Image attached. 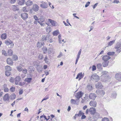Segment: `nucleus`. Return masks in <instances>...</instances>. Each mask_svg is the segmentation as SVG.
Returning <instances> with one entry per match:
<instances>
[{"instance_id":"41","label":"nucleus","mask_w":121,"mask_h":121,"mask_svg":"<svg viewBox=\"0 0 121 121\" xmlns=\"http://www.w3.org/2000/svg\"><path fill=\"white\" fill-rule=\"evenodd\" d=\"M12 58L13 60H17L18 59V57L16 55H14L13 56Z\"/></svg>"},{"instance_id":"17","label":"nucleus","mask_w":121,"mask_h":121,"mask_svg":"<svg viewBox=\"0 0 121 121\" xmlns=\"http://www.w3.org/2000/svg\"><path fill=\"white\" fill-rule=\"evenodd\" d=\"M95 87L97 88H101L103 87L101 83L100 82H98L96 84Z\"/></svg>"},{"instance_id":"20","label":"nucleus","mask_w":121,"mask_h":121,"mask_svg":"<svg viewBox=\"0 0 121 121\" xmlns=\"http://www.w3.org/2000/svg\"><path fill=\"white\" fill-rule=\"evenodd\" d=\"M7 64L10 65H13V62L12 60L10 58H9L7 59Z\"/></svg>"},{"instance_id":"21","label":"nucleus","mask_w":121,"mask_h":121,"mask_svg":"<svg viewBox=\"0 0 121 121\" xmlns=\"http://www.w3.org/2000/svg\"><path fill=\"white\" fill-rule=\"evenodd\" d=\"M97 103L96 102L94 101H91L89 103L90 105L92 106L95 107L96 106Z\"/></svg>"},{"instance_id":"50","label":"nucleus","mask_w":121,"mask_h":121,"mask_svg":"<svg viewBox=\"0 0 121 121\" xmlns=\"http://www.w3.org/2000/svg\"><path fill=\"white\" fill-rule=\"evenodd\" d=\"M2 53L3 55H4L5 56L7 55V54L5 50H3L2 51Z\"/></svg>"},{"instance_id":"10","label":"nucleus","mask_w":121,"mask_h":121,"mask_svg":"<svg viewBox=\"0 0 121 121\" xmlns=\"http://www.w3.org/2000/svg\"><path fill=\"white\" fill-rule=\"evenodd\" d=\"M82 51V50L81 49H80L79 51V52L78 53L77 57V58L76 60V62L75 63V64L76 65L77 63V62L78 61V60H79V59L80 57V56L81 55V52Z\"/></svg>"},{"instance_id":"4","label":"nucleus","mask_w":121,"mask_h":121,"mask_svg":"<svg viewBox=\"0 0 121 121\" xmlns=\"http://www.w3.org/2000/svg\"><path fill=\"white\" fill-rule=\"evenodd\" d=\"M50 39V36L49 35H43L41 37V41H46L48 42Z\"/></svg>"},{"instance_id":"42","label":"nucleus","mask_w":121,"mask_h":121,"mask_svg":"<svg viewBox=\"0 0 121 121\" xmlns=\"http://www.w3.org/2000/svg\"><path fill=\"white\" fill-rule=\"evenodd\" d=\"M45 19L44 17L43 16H41L39 19L41 22H43L44 21Z\"/></svg>"},{"instance_id":"32","label":"nucleus","mask_w":121,"mask_h":121,"mask_svg":"<svg viewBox=\"0 0 121 121\" xmlns=\"http://www.w3.org/2000/svg\"><path fill=\"white\" fill-rule=\"evenodd\" d=\"M8 55L9 56H12L13 54V51L11 49H9L8 50Z\"/></svg>"},{"instance_id":"28","label":"nucleus","mask_w":121,"mask_h":121,"mask_svg":"<svg viewBox=\"0 0 121 121\" xmlns=\"http://www.w3.org/2000/svg\"><path fill=\"white\" fill-rule=\"evenodd\" d=\"M96 92H98L100 94L102 95H104L105 94L104 92L101 90H97L96 91Z\"/></svg>"},{"instance_id":"44","label":"nucleus","mask_w":121,"mask_h":121,"mask_svg":"<svg viewBox=\"0 0 121 121\" xmlns=\"http://www.w3.org/2000/svg\"><path fill=\"white\" fill-rule=\"evenodd\" d=\"M115 53V52H108L107 54L108 55H114Z\"/></svg>"},{"instance_id":"25","label":"nucleus","mask_w":121,"mask_h":121,"mask_svg":"<svg viewBox=\"0 0 121 121\" xmlns=\"http://www.w3.org/2000/svg\"><path fill=\"white\" fill-rule=\"evenodd\" d=\"M17 2L18 4L22 5L24 4L25 1L24 0H17Z\"/></svg>"},{"instance_id":"51","label":"nucleus","mask_w":121,"mask_h":121,"mask_svg":"<svg viewBox=\"0 0 121 121\" xmlns=\"http://www.w3.org/2000/svg\"><path fill=\"white\" fill-rule=\"evenodd\" d=\"M102 121H109V119L106 117H104L102 119Z\"/></svg>"},{"instance_id":"15","label":"nucleus","mask_w":121,"mask_h":121,"mask_svg":"<svg viewBox=\"0 0 121 121\" xmlns=\"http://www.w3.org/2000/svg\"><path fill=\"white\" fill-rule=\"evenodd\" d=\"M96 97V95L94 93H91L89 95V98L91 99H94Z\"/></svg>"},{"instance_id":"52","label":"nucleus","mask_w":121,"mask_h":121,"mask_svg":"<svg viewBox=\"0 0 121 121\" xmlns=\"http://www.w3.org/2000/svg\"><path fill=\"white\" fill-rule=\"evenodd\" d=\"M53 49L52 48H49L48 49V52L49 53H51L52 51H53Z\"/></svg>"},{"instance_id":"57","label":"nucleus","mask_w":121,"mask_h":121,"mask_svg":"<svg viewBox=\"0 0 121 121\" xmlns=\"http://www.w3.org/2000/svg\"><path fill=\"white\" fill-rule=\"evenodd\" d=\"M22 10L24 12H27V10L26 7H23L22 9Z\"/></svg>"},{"instance_id":"31","label":"nucleus","mask_w":121,"mask_h":121,"mask_svg":"<svg viewBox=\"0 0 121 121\" xmlns=\"http://www.w3.org/2000/svg\"><path fill=\"white\" fill-rule=\"evenodd\" d=\"M87 89L89 91H90L92 89V87L90 84H88L87 86Z\"/></svg>"},{"instance_id":"47","label":"nucleus","mask_w":121,"mask_h":121,"mask_svg":"<svg viewBox=\"0 0 121 121\" xmlns=\"http://www.w3.org/2000/svg\"><path fill=\"white\" fill-rule=\"evenodd\" d=\"M46 30L47 32L48 33L50 32L51 31L50 27H47L46 28Z\"/></svg>"},{"instance_id":"48","label":"nucleus","mask_w":121,"mask_h":121,"mask_svg":"<svg viewBox=\"0 0 121 121\" xmlns=\"http://www.w3.org/2000/svg\"><path fill=\"white\" fill-rule=\"evenodd\" d=\"M43 55L42 54H40L39 55V58L40 60L42 59L43 57Z\"/></svg>"},{"instance_id":"37","label":"nucleus","mask_w":121,"mask_h":121,"mask_svg":"<svg viewBox=\"0 0 121 121\" xmlns=\"http://www.w3.org/2000/svg\"><path fill=\"white\" fill-rule=\"evenodd\" d=\"M12 8L13 10L14 11H18L19 10L17 7L15 5L13 6Z\"/></svg>"},{"instance_id":"24","label":"nucleus","mask_w":121,"mask_h":121,"mask_svg":"<svg viewBox=\"0 0 121 121\" xmlns=\"http://www.w3.org/2000/svg\"><path fill=\"white\" fill-rule=\"evenodd\" d=\"M26 5L28 6H31L33 4L32 1H31L30 0H28L25 3Z\"/></svg>"},{"instance_id":"33","label":"nucleus","mask_w":121,"mask_h":121,"mask_svg":"<svg viewBox=\"0 0 121 121\" xmlns=\"http://www.w3.org/2000/svg\"><path fill=\"white\" fill-rule=\"evenodd\" d=\"M59 33V30H57L53 32V34L54 36H57Z\"/></svg>"},{"instance_id":"46","label":"nucleus","mask_w":121,"mask_h":121,"mask_svg":"<svg viewBox=\"0 0 121 121\" xmlns=\"http://www.w3.org/2000/svg\"><path fill=\"white\" fill-rule=\"evenodd\" d=\"M22 72L24 73V74H26L27 72V70L26 69L24 68L22 70Z\"/></svg>"},{"instance_id":"8","label":"nucleus","mask_w":121,"mask_h":121,"mask_svg":"<svg viewBox=\"0 0 121 121\" xmlns=\"http://www.w3.org/2000/svg\"><path fill=\"white\" fill-rule=\"evenodd\" d=\"M32 9L35 11H37L39 10V7L37 4H35L33 5Z\"/></svg>"},{"instance_id":"35","label":"nucleus","mask_w":121,"mask_h":121,"mask_svg":"<svg viewBox=\"0 0 121 121\" xmlns=\"http://www.w3.org/2000/svg\"><path fill=\"white\" fill-rule=\"evenodd\" d=\"M32 79V78H27L25 79V81L27 82L28 83H30L31 82Z\"/></svg>"},{"instance_id":"60","label":"nucleus","mask_w":121,"mask_h":121,"mask_svg":"<svg viewBox=\"0 0 121 121\" xmlns=\"http://www.w3.org/2000/svg\"><path fill=\"white\" fill-rule=\"evenodd\" d=\"M25 84V83L24 82H20L19 84L18 85H19L20 86H22L24 85Z\"/></svg>"},{"instance_id":"18","label":"nucleus","mask_w":121,"mask_h":121,"mask_svg":"<svg viewBox=\"0 0 121 121\" xmlns=\"http://www.w3.org/2000/svg\"><path fill=\"white\" fill-rule=\"evenodd\" d=\"M48 21L51 23L52 26H56L57 25V23L55 21L50 19H49Z\"/></svg>"},{"instance_id":"36","label":"nucleus","mask_w":121,"mask_h":121,"mask_svg":"<svg viewBox=\"0 0 121 121\" xmlns=\"http://www.w3.org/2000/svg\"><path fill=\"white\" fill-rule=\"evenodd\" d=\"M11 99L12 100L14 99L16 97V95L14 94H12L10 96Z\"/></svg>"},{"instance_id":"38","label":"nucleus","mask_w":121,"mask_h":121,"mask_svg":"<svg viewBox=\"0 0 121 121\" xmlns=\"http://www.w3.org/2000/svg\"><path fill=\"white\" fill-rule=\"evenodd\" d=\"M84 114V113L82 111H80L77 114V116L80 117Z\"/></svg>"},{"instance_id":"40","label":"nucleus","mask_w":121,"mask_h":121,"mask_svg":"<svg viewBox=\"0 0 121 121\" xmlns=\"http://www.w3.org/2000/svg\"><path fill=\"white\" fill-rule=\"evenodd\" d=\"M42 50L44 53H46L47 51V48L45 47H43L42 48Z\"/></svg>"},{"instance_id":"30","label":"nucleus","mask_w":121,"mask_h":121,"mask_svg":"<svg viewBox=\"0 0 121 121\" xmlns=\"http://www.w3.org/2000/svg\"><path fill=\"white\" fill-rule=\"evenodd\" d=\"M44 61H45L47 64H49L50 63L48 61V56H45V57L44 58Z\"/></svg>"},{"instance_id":"34","label":"nucleus","mask_w":121,"mask_h":121,"mask_svg":"<svg viewBox=\"0 0 121 121\" xmlns=\"http://www.w3.org/2000/svg\"><path fill=\"white\" fill-rule=\"evenodd\" d=\"M115 42V40H114L110 41L108 43V46L107 47L112 45Z\"/></svg>"},{"instance_id":"12","label":"nucleus","mask_w":121,"mask_h":121,"mask_svg":"<svg viewBox=\"0 0 121 121\" xmlns=\"http://www.w3.org/2000/svg\"><path fill=\"white\" fill-rule=\"evenodd\" d=\"M83 77L82 72L78 73L77 75L76 79H77L79 78L78 80L79 81Z\"/></svg>"},{"instance_id":"22","label":"nucleus","mask_w":121,"mask_h":121,"mask_svg":"<svg viewBox=\"0 0 121 121\" xmlns=\"http://www.w3.org/2000/svg\"><path fill=\"white\" fill-rule=\"evenodd\" d=\"M44 42H38L37 44V47L38 48H40L42 45H44Z\"/></svg>"},{"instance_id":"27","label":"nucleus","mask_w":121,"mask_h":121,"mask_svg":"<svg viewBox=\"0 0 121 121\" xmlns=\"http://www.w3.org/2000/svg\"><path fill=\"white\" fill-rule=\"evenodd\" d=\"M6 71H9L11 70V68L10 66L8 65L5 67Z\"/></svg>"},{"instance_id":"16","label":"nucleus","mask_w":121,"mask_h":121,"mask_svg":"<svg viewBox=\"0 0 121 121\" xmlns=\"http://www.w3.org/2000/svg\"><path fill=\"white\" fill-rule=\"evenodd\" d=\"M108 72L105 71H103L101 73V77H103V78L104 76H107V75H108Z\"/></svg>"},{"instance_id":"13","label":"nucleus","mask_w":121,"mask_h":121,"mask_svg":"<svg viewBox=\"0 0 121 121\" xmlns=\"http://www.w3.org/2000/svg\"><path fill=\"white\" fill-rule=\"evenodd\" d=\"M89 112L91 114H94L96 112V109L94 108H91L89 109Z\"/></svg>"},{"instance_id":"62","label":"nucleus","mask_w":121,"mask_h":121,"mask_svg":"<svg viewBox=\"0 0 121 121\" xmlns=\"http://www.w3.org/2000/svg\"><path fill=\"white\" fill-rule=\"evenodd\" d=\"M10 45L9 47L10 48H12L14 46V44L13 43V42H12V43L10 44Z\"/></svg>"},{"instance_id":"58","label":"nucleus","mask_w":121,"mask_h":121,"mask_svg":"<svg viewBox=\"0 0 121 121\" xmlns=\"http://www.w3.org/2000/svg\"><path fill=\"white\" fill-rule=\"evenodd\" d=\"M33 17L35 20L38 21L39 19L38 17L35 15H34Z\"/></svg>"},{"instance_id":"64","label":"nucleus","mask_w":121,"mask_h":121,"mask_svg":"<svg viewBox=\"0 0 121 121\" xmlns=\"http://www.w3.org/2000/svg\"><path fill=\"white\" fill-rule=\"evenodd\" d=\"M16 0H10V2L12 4L14 3L16 1Z\"/></svg>"},{"instance_id":"5","label":"nucleus","mask_w":121,"mask_h":121,"mask_svg":"<svg viewBox=\"0 0 121 121\" xmlns=\"http://www.w3.org/2000/svg\"><path fill=\"white\" fill-rule=\"evenodd\" d=\"M40 2L41 4H40V6L43 9H46L48 7V5L45 2L42 1Z\"/></svg>"},{"instance_id":"19","label":"nucleus","mask_w":121,"mask_h":121,"mask_svg":"<svg viewBox=\"0 0 121 121\" xmlns=\"http://www.w3.org/2000/svg\"><path fill=\"white\" fill-rule=\"evenodd\" d=\"M111 58V57L107 55H105L103 57V60L104 61H108L109 59Z\"/></svg>"},{"instance_id":"29","label":"nucleus","mask_w":121,"mask_h":121,"mask_svg":"<svg viewBox=\"0 0 121 121\" xmlns=\"http://www.w3.org/2000/svg\"><path fill=\"white\" fill-rule=\"evenodd\" d=\"M108 61H104L103 62L102 64L103 66L105 67L107 66L108 65Z\"/></svg>"},{"instance_id":"9","label":"nucleus","mask_w":121,"mask_h":121,"mask_svg":"<svg viewBox=\"0 0 121 121\" xmlns=\"http://www.w3.org/2000/svg\"><path fill=\"white\" fill-rule=\"evenodd\" d=\"M21 17L23 20H25L28 18V14L26 13H22L21 14Z\"/></svg>"},{"instance_id":"61","label":"nucleus","mask_w":121,"mask_h":121,"mask_svg":"<svg viewBox=\"0 0 121 121\" xmlns=\"http://www.w3.org/2000/svg\"><path fill=\"white\" fill-rule=\"evenodd\" d=\"M90 4V2H87L85 5V7H87Z\"/></svg>"},{"instance_id":"53","label":"nucleus","mask_w":121,"mask_h":121,"mask_svg":"<svg viewBox=\"0 0 121 121\" xmlns=\"http://www.w3.org/2000/svg\"><path fill=\"white\" fill-rule=\"evenodd\" d=\"M58 40L59 42L60 43H61L62 42L61 41H60V39H61V35H59L58 36Z\"/></svg>"},{"instance_id":"14","label":"nucleus","mask_w":121,"mask_h":121,"mask_svg":"<svg viewBox=\"0 0 121 121\" xmlns=\"http://www.w3.org/2000/svg\"><path fill=\"white\" fill-rule=\"evenodd\" d=\"M9 96L8 94H6L3 96V99L4 101H8L9 100Z\"/></svg>"},{"instance_id":"43","label":"nucleus","mask_w":121,"mask_h":121,"mask_svg":"<svg viewBox=\"0 0 121 121\" xmlns=\"http://www.w3.org/2000/svg\"><path fill=\"white\" fill-rule=\"evenodd\" d=\"M117 94L116 92H114L113 93L112 95V97L113 98H116L117 96Z\"/></svg>"},{"instance_id":"2","label":"nucleus","mask_w":121,"mask_h":121,"mask_svg":"<svg viewBox=\"0 0 121 121\" xmlns=\"http://www.w3.org/2000/svg\"><path fill=\"white\" fill-rule=\"evenodd\" d=\"M91 79L92 81H97L99 80V77L96 74H95L92 75Z\"/></svg>"},{"instance_id":"45","label":"nucleus","mask_w":121,"mask_h":121,"mask_svg":"<svg viewBox=\"0 0 121 121\" xmlns=\"http://www.w3.org/2000/svg\"><path fill=\"white\" fill-rule=\"evenodd\" d=\"M15 87H12L10 89V91L11 92H14L15 90Z\"/></svg>"},{"instance_id":"11","label":"nucleus","mask_w":121,"mask_h":121,"mask_svg":"<svg viewBox=\"0 0 121 121\" xmlns=\"http://www.w3.org/2000/svg\"><path fill=\"white\" fill-rule=\"evenodd\" d=\"M116 79L120 81H121V74L120 73H117L115 76Z\"/></svg>"},{"instance_id":"63","label":"nucleus","mask_w":121,"mask_h":121,"mask_svg":"<svg viewBox=\"0 0 121 121\" xmlns=\"http://www.w3.org/2000/svg\"><path fill=\"white\" fill-rule=\"evenodd\" d=\"M45 73L46 74V76H47L49 74V73L48 70H46L44 71Z\"/></svg>"},{"instance_id":"7","label":"nucleus","mask_w":121,"mask_h":121,"mask_svg":"<svg viewBox=\"0 0 121 121\" xmlns=\"http://www.w3.org/2000/svg\"><path fill=\"white\" fill-rule=\"evenodd\" d=\"M21 79V78L19 76H17L14 79L15 84L17 85H18Z\"/></svg>"},{"instance_id":"6","label":"nucleus","mask_w":121,"mask_h":121,"mask_svg":"<svg viewBox=\"0 0 121 121\" xmlns=\"http://www.w3.org/2000/svg\"><path fill=\"white\" fill-rule=\"evenodd\" d=\"M83 93L81 91H80L75 94V97L78 99H79L82 96Z\"/></svg>"},{"instance_id":"55","label":"nucleus","mask_w":121,"mask_h":121,"mask_svg":"<svg viewBox=\"0 0 121 121\" xmlns=\"http://www.w3.org/2000/svg\"><path fill=\"white\" fill-rule=\"evenodd\" d=\"M113 3L117 4L119 3L120 2L118 0H114Z\"/></svg>"},{"instance_id":"49","label":"nucleus","mask_w":121,"mask_h":121,"mask_svg":"<svg viewBox=\"0 0 121 121\" xmlns=\"http://www.w3.org/2000/svg\"><path fill=\"white\" fill-rule=\"evenodd\" d=\"M10 74V73L9 71H5V74L7 76H9Z\"/></svg>"},{"instance_id":"23","label":"nucleus","mask_w":121,"mask_h":121,"mask_svg":"<svg viewBox=\"0 0 121 121\" xmlns=\"http://www.w3.org/2000/svg\"><path fill=\"white\" fill-rule=\"evenodd\" d=\"M12 41L10 39H6L5 41V43L8 46L12 43Z\"/></svg>"},{"instance_id":"26","label":"nucleus","mask_w":121,"mask_h":121,"mask_svg":"<svg viewBox=\"0 0 121 121\" xmlns=\"http://www.w3.org/2000/svg\"><path fill=\"white\" fill-rule=\"evenodd\" d=\"M7 35L6 33H4L1 35V38L2 39H4L7 38Z\"/></svg>"},{"instance_id":"39","label":"nucleus","mask_w":121,"mask_h":121,"mask_svg":"<svg viewBox=\"0 0 121 121\" xmlns=\"http://www.w3.org/2000/svg\"><path fill=\"white\" fill-rule=\"evenodd\" d=\"M17 70L19 72L21 71L22 70V67L20 66H17Z\"/></svg>"},{"instance_id":"3","label":"nucleus","mask_w":121,"mask_h":121,"mask_svg":"<svg viewBox=\"0 0 121 121\" xmlns=\"http://www.w3.org/2000/svg\"><path fill=\"white\" fill-rule=\"evenodd\" d=\"M101 77V80L103 82H109L111 80L110 77L109 75H107V76Z\"/></svg>"},{"instance_id":"54","label":"nucleus","mask_w":121,"mask_h":121,"mask_svg":"<svg viewBox=\"0 0 121 121\" xmlns=\"http://www.w3.org/2000/svg\"><path fill=\"white\" fill-rule=\"evenodd\" d=\"M71 103L72 104H75L76 103V101L74 99H72L70 100Z\"/></svg>"},{"instance_id":"56","label":"nucleus","mask_w":121,"mask_h":121,"mask_svg":"<svg viewBox=\"0 0 121 121\" xmlns=\"http://www.w3.org/2000/svg\"><path fill=\"white\" fill-rule=\"evenodd\" d=\"M96 69V67L95 65H93L92 67V70L93 71L95 70Z\"/></svg>"},{"instance_id":"1","label":"nucleus","mask_w":121,"mask_h":121,"mask_svg":"<svg viewBox=\"0 0 121 121\" xmlns=\"http://www.w3.org/2000/svg\"><path fill=\"white\" fill-rule=\"evenodd\" d=\"M115 48L116 49V52L117 53H120L121 52V43H117L115 46Z\"/></svg>"},{"instance_id":"59","label":"nucleus","mask_w":121,"mask_h":121,"mask_svg":"<svg viewBox=\"0 0 121 121\" xmlns=\"http://www.w3.org/2000/svg\"><path fill=\"white\" fill-rule=\"evenodd\" d=\"M9 81L13 83L14 82L13 78L11 77L9 80Z\"/></svg>"}]
</instances>
